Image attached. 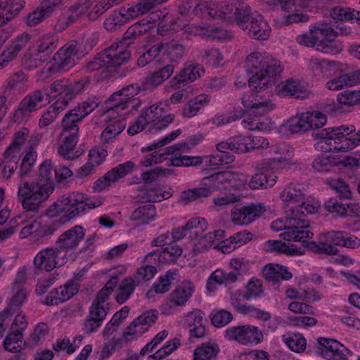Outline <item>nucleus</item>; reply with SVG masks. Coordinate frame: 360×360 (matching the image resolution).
Instances as JSON below:
<instances>
[{
    "label": "nucleus",
    "instance_id": "f257e3e1",
    "mask_svg": "<svg viewBox=\"0 0 360 360\" xmlns=\"http://www.w3.org/2000/svg\"><path fill=\"white\" fill-rule=\"evenodd\" d=\"M98 105L99 103L98 101L88 99L78 103L73 109L70 110L65 113L62 120L61 126L64 133L70 132V134L65 137L63 143L58 148L59 154L64 158L73 160L79 156L74 151L78 141V123L81 122L84 117L92 112Z\"/></svg>",
    "mask_w": 360,
    "mask_h": 360
},
{
    "label": "nucleus",
    "instance_id": "f03ea898",
    "mask_svg": "<svg viewBox=\"0 0 360 360\" xmlns=\"http://www.w3.org/2000/svg\"><path fill=\"white\" fill-rule=\"evenodd\" d=\"M245 68L253 75L248 79L249 86L258 93L274 84V76L282 72L281 63L258 52L250 53L245 60Z\"/></svg>",
    "mask_w": 360,
    "mask_h": 360
},
{
    "label": "nucleus",
    "instance_id": "7ed1b4c3",
    "mask_svg": "<svg viewBox=\"0 0 360 360\" xmlns=\"http://www.w3.org/2000/svg\"><path fill=\"white\" fill-rule=\"evenodd\" d=\"M174 72V66L167 65L147 77L141 84H134L128 85L112 94L108 98L107 103L110 105L107 112L124 110L129 107L133 98L141 91L151 90L161 84L165 80L169 79Z\"/></svg>",
    "mask_w": 360,
    "mask_h": 360
},
{
    "label": "nucleus",
    "instance_id": "20e7f679",
    "mask_svg": "<svg viewBox=\"0 0 360 360\" xmlns=\"http://www.w3.org/2000/svg\"><path fill=\"white\" fill-rule=\"evenodd\" d=\"M40 182H24V217L27 212L35 211L41 202L46 200L53 191L57 172L51 160L44 161L39 167Z\"/></svg>",
    "mask_w": 360,
    "mask_h": 360
},
{
    "label": "nucleus",
    "instance_id": "39448f33",
    "mask_svg": "<svg viewBox=\"0 0 360 360\" xmlns=\"http://www.w3.org/2000/svg\"><path fill=\"white\" fill-rule=\"evenodd\" d=\"M312 136L324 142L326 146L321 148L326 152H347L360 144V129L356 131L354 125L323 129Z\"/></svg>",
    "mask_w": 360,
    "mask_h": 360
},
{
    "label": "nucleus",
    "instance_id": "423d86ee",
    "mask_svg": "<svg viewBox=\"0 0 360 360\" xmlns=\"http://www.w3.org/2000/svg\"><path fill=\"white\" fill-rule=\"evenodd\" d=\"M131 56V51L117 44H112L98 53L84 65L87 72H94L103 68L110 73L116 72L118 68L127 63Z\"/></svg>",
    "mask_w": 360,
    "mask_h": 360
},
{
    "label": "nucleus",
    "instance_id": "0eeeda50",
    "mask_svg": "<svg viewBox=\"0 0 360 360\" xmlns=\"http://www.w3.org/2000/svg\"><path fill=\"white\" fill-rule=\"evenodd\" d=\"M348 233L344 231H329L325 233L321 241H311L309 243V250L327 255H338L339 250L335 246L338 245L347 248L354 249L360 246V240L354 236H348Z\"/></svg>",
    "mask_w": 360,
    "mask_h": 360
},
{
    "label": "nucleus",
    "instance_id": "6e6552de",
    "mask_svg": "<svg viewBox=\"0 0 360 360\" xmlns=\"http://www.w3.org/2000/svg\"><path fill=\"white\" fill-rule=\"evenodd\" d=\"M82 200V198L76 199L75 193L68 195H62L57 201L48 207L46 214L50 218H53L64 213L58 220L59 224H63L65 222L84 212V208L81 207H75V205L78 202H81Z\"/></svg>",
    "mask_w": 360,
    "mask_h": 360
},
{
    "label": "nucleus",
    "instance_id": "1a4fd4ad",
    "mask_svg": "<svg viewBox=\"0 0 360 360\" xmlns=\"http://www.w3.org/2000/svg\"><path fill=\"white\" fill-rule=\"evenodd\" d=\"M77 42L76 41H70L64 46L60 48L54 55L53 63L50 67L43 68L40 72L41 80H45L50 77L53 72H59L66 66H72L75 65L77 60L79 59Z\"/></svg>",
    "mask_w": 360,
    "mask_h": 360
},
{
    "label": "nucleus",
    "instance_id": "9d476101",
    "mask_svg": "<svg viewBox=\"0 0 360 360\" xmlns=\"http://www.w3.org/2000/svg\"><path fill=\"white\" fill-rule=\"evenodd\" d=\"M225 337L229 340H236L241 345H257L263 340V333L257 326L242 325L231 327L225 332Z\"/></svg>",
    "mask_w": 360,
    "mask_h": 360
},
{
    "label": "nucleus",
    "instance_id": "9b49d317",
    "mask_svg": "<svg viewBox=\"0 0 360 360\" xmlns=\"http://www.w3.org/2000/svg\"><path fill=\"white\" fill-rule=\"evenodd\" d=\"M195 286L190 281H184L170 293L169 300L161 307L162 314H173L176 307L184 306L192 296Z\"/></svg>",
    "mask_w": 360,
    "mask_h": 360
},
{
    "label": "nucleus",
    "instance_id": "f8f14e48",
    "mask_svg": "<svg viewBox=\"0 0 360 360\" xmlns=\"http://www.w3.org/2000/svg\"><path fill=\"white\" fill-rule=\"evenodd\" d=\"M67 259V254L58 250V247L41 250L34 257V264L39 270L51 271L63 266Z\"/></svg>",
    "mask_w": 360,
    "mask_h": 360
},
{
    "label": "nucleus",
    "instance_id": "ddd939ff",
    "mask_svg": "<svg viewBox=\"0 0 360 360\" xmlns=\"http://www.w3.org/2000/svg\"><path fill=\"white\" fill-rule=\"evenodd\" d=\"M57 47L56 41L53 39L49 37H43L40 45L37 47L30 49L25 55H24V60L25 68L27 70H31L37 68L41 62L45 61L46 58H42L44 56L50 55Z\"/></svg>",
    "mask_w": 360,
    "mask_h": 360
},
{
    "label": "nucleus",
    "instance_id": "4468645a",
    "mask_svg": "<svg viewBox=\"0 0 360 360\" xmlns=\"http://www.w3.org/2000/svg\"><path fill=\"white\" fill-rule=\"evenodd\" d=\"M266 211L262 203H250L243 206H236L231 211L232 221L236 225L249 224L259 218Z\"/></svg>",
    "mask_w": 360,
    "mask_h": 360
},
{
    "label": "nucleus",
    "instance_id": "2eb2a0df",
    "mask_svg": "<svg viewBox=\"0 0 360 360\" xmlns=\"http://www.w3.org/2000/svg\"><path fill=\"white\" fill-rule=\"evenodd\" d=\"M135 167L134 162L127 161L113 167L103 176L97 179L93 186L94 191L101 192L111 184L117 181L119 179L130 174Z\"/></svg>",
    "mask_w": 360,
    "mask_h": 360
},
{
    "label": "nucleus",
    "instance_id": "dca6fc26",
    "mask_svg": "<svg viewBox=\"0 0 360 360\" xmlns=\"http://www.w3.org/2000/svg\"><path fill=\"white\" fill-rule=\"evenodd\" d=\"M275 159L264 160L259 164L262 172L253 175L249 182L251 189H265L272 187L276 181L277 176L269 172L271 163H274Z\"/></svg>",
    "mask_w": 360,
    "mask_h": 360
},
{
    "label": "nucleus",
    "instance_id": "f3484780",
    "mask_svg": "<svg viewBox=\"0 0 360 360\" xmlns=\"http://www.w3.org/2000/svg\"><path fill=\"white\" fill-rule=\"evenodd\" d=\"M21 270L18 272L17 277L13 283V288H16V295L11 299L8 307L0 312V331L4 333L6 327L5 321L13 314L20 311L22 304V288L20 287L22 283V275Z\"/></svg>",
    "mask_w": 360,
    "mask_h": 360
},
{
    "label": "nucleus",
    "instance_id": "a211bd4d",
    "mask_svg": "<svg viewBox=\"0 0 360 360\" xmlns=\"http://www.w3.org/2000/svg\"><path fill=\"white\" fill-rule=\"evenodd\" d=\"M318 342L321 347L318 352L326 360H347L346 354L349 351L339 342L326 338H319Z\"/></svg>",
    "mask_w": 360,
    "mask_h": 360
},
{
    "label": "nucleus",
    "instance_id": "6ab92c4d",
    "mask_svg": "<svg viewBox=\"0 0 360 360\" xmlns=\"http://www.w3.org/2000/svg\"><path fill=\"white\" fill-rule=\"evenodd\" d=\"M57 224L44 225L34 220L24 226V238L30 243H41L57 230Z\"/></svg>",
    "mask_w": 360,
    "mask_h": 360
},
{
    "label": "nucleus",
    "instance_id": "aec40b11",
    "mask_svg": "<svg viewBox=\"0 0 360 360\" xmlns=\"http://www.w3.org/2000/svg\"><path fill=\"white\" fill-rule=\"evenodd\" d=\"M84 229L77 225L63 233L56 240V246L63 253L75 249L84 238Z\"/></svg>",
    "mask_w": 360,
    "mask_h": 360
},
{
    "label": "nucleus",
    "instance_id": "412c9836",
    "mask_svg": "<svg viewBox=\"0 0 360 360\" xmlns=\"http://www.w3.org/2000/svg\"><path fill=\"white\" fill-rule=\"evenodd\" d=\"M22 316L18 314L15 318L10 330L4 340V347L6 351L13 353L20 354L22 347L20 343L22 340Z\"/></svg>",
    "mask_w": 360,
    "mask_h": 360
},
{
    "label": "nucleus",
    "instance_id": "4be33fe9",
    "mask_svg": "<svg viewBox=\"0 0 360 360\" xmlns=\"http://www.w3.org/2000/svg\"><path fill=\"white\" fill-rule=\"evenodd\" d=\"M204 72V68L200 64H186L184 68L171 79V85L176 88H180L181 86H184L188 83L200 77Z\"/></svg>",
    "mask_w": 360,
    "mask_h": 360
},
{
    "label": "nucleus",
    "instance_id": "5701e85b",
    "mask_svg": "<svg viewBox=\"0 0 360 360\" xmlns=\"http://www.w3.org/2000/svg\"><path fill=\"white\" fill-rule=\"evenodd\" d=\"M207 229V222L205 219L194 217L189 219L184 226L173 229L169 234L172 240L174 242L184 238L188 231L193 229L195 238H198L200 236V231H205Z\"/></svg>",
    "mask_w": 360,
    "mask_h": 360
},
{
    "label": "nucleus",
    "instance_id": "b1692460",
    "mask_svg": "<svg viewBox=\"0 0 360 360\" xmlns=\"http://www.w3.org/2000/svg\"><path fill=\"white\" fill-rule=\"evenodd\" d=\"M90 84V79L86 77H82L78 81L70 83L67 81L65 90L63 96L59 97L56 102H60L61 108L64 109L69 103L72 101L77 94L82 93Z\"/></svg>",
    "mask_w": 360,
    "mask_h": 360
},
{
    "label": "nucleus",
    "instance_id": "393cba45",
    "mask_svg": "<svg viewBox=\"0 0 360 360\" xmlns=\"http://www.w3.org/2000/svg\"><path fill=\"white\" fill-rule=\"evenodd\" d=\"M204 313L200 309H194L188 313L186 322L192 337L202 338L205 335V319Z\"/></svg>",
    "mask_w": 360,
    "mask_h": 360
},
{
    "label": "nucleus",
    "instance_id": "a878e982",
    "mask_svg": "<svg viewBox=\"0 0 360 360\" xmlns=\"http://www.w3.org/2000/svg\"><path fill=\"white\" fill-rule=\"evenodd\" d=\"M252 95H244L242 98V104L244 108L255 115H263L272 110L275 105L270 100L259 101L252 99Z\"/></svg>",
    "mask_w": 360,
    "mask_h": 360
},
{
    "label": "nucleus",
    "instance_id": "bb28decb",
    "mask_svg": "<svg viewBox=\"0 0 360 360\" xmlns=\"http://www.w3.org/2000/svg\"><path fill=\"white\" fill-rule=\"evenodd\" d=\"M163 56L168 58L172 63H178L186 53V46L178 40L163 41Z\"/></svg>",
    "mask_w": 360,
    "mask_h": 360
},
{
    "label": "nucleus",
    "instance_id": "cd10ccee",
    "mask_svg": "<svg viewBox=\"0 0 360 360\" xmlns=\"http://www.w3.org/2000/svg\"><path fill=\"white\" fill-rule=\"evenodd\" d=\"M270 33L271 28L262 16L252 18L248 32L251 38L266 40L269 37Z\"/></svg>",
    "mask_w": 360,
    "mask_h": 360
},
{
    "label": "nucleus",
    "instance_id": "c85d7f7f",
    "mask_svg": "<svg viewBox=\"0 0 360 360\" xmlns=\"http://www.w3.org/2000/svg\"><path fill=\"white\" fill-rule=\"evenodd\" d=\"M360 82V72L354 71L343 74L327 82L326 86L330 90H339L345 86H352Z\"/></svg>",
    "mask_w": 360,
    "mask_h": 360
},
{
    "label": "nucleus",
    "instance_id": "c756f323",
    "mask_svg": "<svg viewBox=\"0 0 360 360\" xmlns=\"http://www.w3.org/2000/svg\"><path fill=\"white\" fill-rule=\"evenodd\" d=\"M126 127V121L123 118L115 117L108 119L106 127L103 131L101 139L104 143H108L110 140L120 134Z\"/></svg>",
    "mask_w": 360,
    "mask_h": 360
},
{
    "label": "nucleus",
    "instance_id": "7c9ffc66",
    "mask_svg": "<svg viewBox=\"0 0 360 360\" xmlns=\"http://www.w3.org/2000/svg\"><path fill=\"white\" fill-rule=\"evenodd\" d=\"M42 138V134L37 131H34L27 141V149L24 155V168L27 167V171L32 169V165L37 160V153L36 148L39 146Z\"/></svg>",
    "mask_w": 360,
    "mask_h": 360
},
{
    "label": "nucleus",
    "instance_id": "2f4dec72",
    "mask_svg": "<svg viewBox=\"0 0 360 360\" xmlns=\"http://www.w3.org/2000/svg\"><path fill=\"white\" fill-rule=\"evenodd\" d=\"M44 96L40 90H36L24 98V120L32 117V112L42 107Z\"/></svg>",
    "mask_w": 360,
    "mask_h": 360
},
{
    "label": "nucleus",
    "instance_id": "473e14b6",
    "mask_svg": "<svg viewBox=\"0 0 360 360\" xmlns=\"http://www.w3.org/2000/svg\"><path fill=\"white\" fill-rule=\"evenodd\" d=\"M174 272L167 271L165 275L161 276L158 280L153 283L151 288L146 292V296L150 299L153 297V292L164 294L168 292L171 288L172 281L174 280Z\"/></svg>",
    "mask_w": 360,
    "mask_h": 360
},
{
    "label": "nucleus",
    "instance_id": "72a5a7b5",
    "mask_svg": "<svg viewBox=\"0 0 360 360\" xmlns=\"http://www.w3.org/2000/svg\"><path fill=\"white\" fill-rule=\"evenodd\" d=\"M22 132L18 131L13 141L4 153V159L7 161H16L18 163V160L22 155Z\"/></svg>",
    "mask_w": 360,
    "mask_h": 360
},
{
    "label": "nucleus",
    "instance_id": "f704fd0d",
    "mask_svg": "<svg viewBox=\"0 0 360 360\" xmlns=\"http://www.w3.org/2000/svg\"><path fill=\"white\" fill-rule=\"evenodd\" d=\"M106 316V313H103V311H96L90 307L89 314L84 322V330L86 333L91 334L96 331L101 326Z\"/></svg>",
    "mask_w": 360,
    "mask_h": 360
},
{
    "label": "nucleus",
    "instance_id": "c9c22d12",
    "mask_svg": "<svg viewBox=\"0 0 360 360\" xmlns=\"http://www.w3.org/2000/svg\"><path fill=\"white\" fill-rule=\"evenodd\" d=\"M216 148L218 153L215 155H212L210 162L213 165H222L231 163L235 160V156L232 153L229 152L226 141H221L216 145Z\"/></svg>",
    "mask_w": 360,
    "mask_h": 360
},
{
    "label": "nucleus",
    "instance_id": "e433bc0d",
    "mask_svg": "<svg viewBox=\"0 0 360 360\" xmlns=\"http://www.w3.org/2000/svg\"><path fill=\"white\" fill-rule=\"evenodd\" d=\"M58 5H54L53 2L48 0H43V4L37 10L33 11L27 15L26 23L28 26H34L42 21L45 16L51 13L53 8Z\"/></svg>",
    "mask_w": 360,
    "mask_h": 360
},
{
    "label": "nucleus",
    "instance_id": "4c0bfd02",
    "mask_svg": "<svg viewBox=\"0 0 360 360\" xmlns=\"http://www.w3.org/2000/svg\"><path fill=\"white\" fill-rule=\"evenodd\" d=\"M156 216V210L154 205L147 204L136 209L131 214V219L138 221L141 224H146L153 221Z\"/></svg>",
    "mask_w": 360,
    "mask_h": 360
},
{
    "label": "nucleus",
    "instance_id": "58836bf2",
    "mask_svg": "<svg viewBox=\"0 0 360 360\" xmlns=\"http://www.w3.org/2000/svg\"><path fill=\"white\" fill-rule=\"evenodd\" d=\"M136 285L138 284L132 277L124 278L119 286V292L115 297L116 302L120 304L124 303L133 293Z\"/></svg>",
    "mask_w": 360,
    "mask_h": 360
},
{
    "label": "nucleus",
    "instance_id": "ea45409f",
    "mask_svg": "<svg viewBox=\"0 0 360 360\" xmlns=\"http://www.w3.org/2000/svg\"><path fill=\"white\" fill-rule=\"evenodd\" d=\"M304 187L300 184H290L281 193L283 201L297 202L304 199Z\"/></svg>",
    "mask_w": 360,
    "mask_h": 360
},
{
    "label": "nucleus",
    "instance_id": "a19ab883",
    "mask_svg": "<svg viewBox=\"0 0 360 360\" xmlns=\"http://www.w3.org/2000/svg\"><path fill=\"white\" fill-rule=\"evenodd\" d=\"M219 351L216 344L203 343L194 350L193 360H211L217 356Z\"/></svg>",
    "mask_w": 360,
    "mask_h": 360
},
{
    "label": "nucleus",
    "instance_id": "79ce46f5",
    "mask_svg": "<svg viewBox=\"0 0 360 360\" xmlns=\"http://www.w3.org/2000/svg\"><path fill=\"white\" fill-rule=\"evenodd\" d=\"M212 193L210 187H200L193 189H188L181 193V200L184 204H188L192 201L200 200L208 197Z\"/></svg>",
    "mask_w": 360,
    "mask_h": 360
},
{
    "label": "nucleus",
    "instance_id": "37998d69",
    "mask_svg": "<svg viewBox=\"0 0 360 360\" xmlns=\"http://www.w3.org/2000/svg\"><path fill=\"white\" fill-rule=\"evenodd\" d=\"M316 43V49L325 53L337 54L342 51V44L331 37L319 38Z\"/></svg>",
    "mask_w": 360,
    "mask_h": 360
},
{
    "label": "nucleus",
    "instance_id": "c03bdc74",
    "mask_svg": "<svg viewBox=\"0 0 360 360\" xmlns=\"http://www.w3.org/2000/svg\"><path fill=\"white\" fill-rule=\"evenodd\" d=\"M207 102L208 96L205 94H201L194 99L189 101L183 109V116L186 117L195 116L204 104Z\"/></svg>",
    "mask_w": 360,
    "mask_h": 360
},
{
    "label": "nucleus",
    "instance_id": "a18cd8bd",
    "mask_svg": "<svg viewBox=\"0 0 360 360\" xmlns=\"http://www.w3.org/2000/svg\"><path fill=\"white\" fill-rule=\"evenodd\" d=\"M22 8L20 4H13L11 0H0V16H4L6 20H11Z\"/></svg>",
    "mask_w": 360,
    "mask_h": 360
},
{
    "label": "nucleus",
    "instance_id": "49530a36",
    "mask_svg": "<svg viewBox=\"0 0 360 360\" xmlns=\"http://www.w3.org/2000/svg\"><path fill=\"white\" fill-rule=\"evenodd\" d=\"M288 130L292 134L304 133L310 130L304 112L291 117L288 121Z\"/></svg>",
    "mask_w": 360,
    "mask_h": 360
},
{
    "label": "nucleus",
    "instance_id": "de8ad7c7",
    "mask_svg": "<svg viewBox=\"0 0 360 360\" xmlns=\"http://www.w3.org/2000/svg\"><path fill=\"white\" fill-rule=\"evenodd\" d=\"M278 91L284 96H293L296 98L301 97L299 82L294 79L281 82L278 86Z\"/></svg>",
    "mask_w": 360,
    "mask_h": 360
},
{
    "label": "nucleus",
    "instance_id": "09e8293b",
    "mask_svg": "<svg viewBox=\"0 0 360 360\" xmlns=\"http://www.w3.org/2000/svg\"><path fill=\"white\" fill-rule=\"evenodd\" d=\"M245 288L244 296L246 300L260 297L264 290L262 281L256 278H252L246 284Z\"/></svg>",
    "mask_w": 360,
    "mask_h": 360
},
{
    "label": "nucleus",
    "instance_id": "8fccbe9b",
    "mask_svg": "<svg viewBox=\"0 0 360 360\" xmlns=\"http://www.w3.org/2000/svg\"><path fill=\"white\" fill-rule=\"evenodd\" d=\"M304 115H306V120L308 122L310 130L321 128L327 122L326 115L320 111H307L304 112Z\"/></svg>",
    "mask_w": 360,
    "mask_h": 360
},
{
    "label": "nucleus",
    "instance_id": "3c124183",
    "mask_svg": "<svg viewBox=\"0 0 360 360\" xmlns=\"http://www.w3.org/2000/svg\"><path fill=\"white\" fill-rule=\"evenodd\" d=\"M63 110L60 102L53 103L41 116L39 121V127L43 128L49 126L56 118L57 115Z\"/></svg>",
    "mask_w": 360,
    "mask_h": 360
},
{
    "label": "nucleus",
    "instance_id": "603ef678",
    "mask_svg": "<svg viewBox=\"0 0 360 360\" xmlns=\"http://www.w3.org/2000/svg\"><path fill=\"white\" fill-rule=\"evenodd\" d=\"M251 18V8L245 6L240 8H236L233 16V22H235L237 25L243 30H247L246 23Z\"/></svg>",
    "mask_w": 360,
    "mask_h": 360
},
{
    "label": "nucleus",
    "instance_id": "864d4df0",
    "mask_svg": "<svg viewBox=\"0 0 360 360\" xmlns=\"http://www.w3.org/2000/svg\"><path fill=\"white\" fill-rule=\"evenodd\" d=\"M310 32L316 34L317 36L320 34L324 37H334V34H336L334 25L331 20H322L316 22L311 27Z\"/></svg>",
    "mask_w": 360,
    "mask_h": 360
},
{
    "label": "nucleus",
    "instance_id": "5fc2aeb1",
    "mask_svg": "<svg viewBox=\"0 0 360 360\" xmlns=\"http://www.w3.org/2000/svg\"><path fill=\"white\" fill-rule=\"evenodd\" d=\"M49 331V328L46 323H40L37 324L30 335L29 342L24 341V347H27L30 343H32L34 346L38 345L48 335Z\"/></svg>",
    "mask_w": 360,
    "mask_h": 360
},
{
    "label": "nucleus",
    "instance_id": "6e6d98bb",
    "mask_svg": "<svg viewBox=\"0 0 360 360\" xmlns=\"http://www.w3.org/2000/svg\"><path fill=\"white\" fill-rule=\"evenodd\" d=\"M210 317L212 324L218 328L227 325L233 319L232 314L224 309L213 311Z\"/></svg>",
    "mask_w": 360,
    "mask_h": 360
},
{
    "label": "nucleus",
    "instance_id": "4d7b16f0",
    "mask_svg": "<svg viewBox=\"0 0 360 360\" xmlns=\"http://www.w3.org/2000/svg\"><path fill=\"white\" fill-rule=\"evenodd\" d=\"M353 12H354V8L335 6L331 9L330 16L335 22L338 21H340L342 22H347L353 20V16H354Z\"/></svg>",
    "mask_w": 360,
    "mask_h": 360
},
{
    "label": "nucleus",
    "instance_id": "13d9d810",
    "mask_svg": "<svg viewBox=\"0 0 360 360\" xmlns=\"http://www.w3.org/2000/svg\"><path fill=\"white\" fill-rule=\"evenodd\" d=\"M127 18L124 16L121 11L119 13L110 15L104 22L105 28L110 32H115L124 25L127 22Z\"/></svg>",
    "mask_w": 360,
    "mask_h": 360
},
{
    "label": "nucleus",
    "instance_id": "bf43d9fd",
    "mask_svg": "<svg viewBox=\"0 0 360 360\" xmlns=\"http://www.w3.org/2000/svg\"><path fill=\"white\" fill-rule=\"evenodd\" d=\"M180 345V339L178 338H174L172 340L168 341L167 344L161 349H158L153 354L150 355V357L155 360H161L165 356L172 354Z\"/></svg>",
    "mask_w": 360,
    "mask_h": 360
},
{
    "label": "nucleus",
    "instance_id": "052dcab7",
    "mask_svg": "<svg viewBox=\"0 0 360 360\" xmlns=\"http://www.w3.org/2000/svg\"><path fill=\"white\" fill-rule=\"evenodd\" d=\"M145 199L148 202H160L172 195L170 191H162L158 187H148L145 191Z\"/></svg>",
    "mask_w": 360,
    "mask_h": 360
},
{
    "label": "nucleus",
    "instance_id": "680f3d73",
    "mask_svg": "<svg viewBox=\"0 0 360 360\" xmlns=\"http://www.w3.org/2000/svg\"><path fill=\"white\" fill-rule=\"evenodd\" d=\"M339 104L354 105L360 104V91H345L338 96Z\"/></svg>",
    "mask_w": 360,
    "mask_h": 360
},
{
    "label": "nucleus",
    "instance_id": "e2e57ef3",
    "mask_svg": "<svg viewBox=\"0 0 360 360\" xmlns=\"http://www.w3.org/2000/svg\"><path fill=\"white\" fill-rule=\"evenodd\" d=\"M335 164L333 158L321 154L313 161L312 166L319 172H328L333 167Z\"/></svg>",
    "mask_w": 360,
    "mask_h": 360
},
{
    "label": "nucleus",
    "instance_id": "0e129e2a",
    "mask_svg": "<svg viewBox=\"0 0 360 360\" xmlns=\"http://www.w3.org/2000/svg\"><path fill=\"white\" fill-rule=\"evenodd\" d=\"M156 273L157 269L155 266L152 265H146L137 270L133 278L135 279L136 283L139 285L143 281H147L153 278Z\"/></svg>",
    "mask_w": 360,
    "mask_h": 360
},
{
    "label": "nucleus",
    "instance_id": "69168bd1",
    "mask_svg": "<svg viewBox=\"0 0 360 360\" xmlns=\"http://www.w3.org/2000/svg\"><path fill=\"white\" fill-rule=\"evenodd\" d=\"M171 174V170L157 167L147 172H143L141 179L145 184H151L156 181L160 176H167Z\"/></svg>",
    "mask_w": 360,
    "mask_h": 360
},
{
    "label": "nucleus",
    "instance_id": "338daca9",
    "mask_svg": "<svg viewBox=\"0 0 360 360\" xmlns=\"http://www.w3.org/2000/svg\"><path fill=\"white\" fill-rule=\"evenodd\" d=\"M60 299L63 302L72 298L76 295L79 290V284L77 283L74 280L67 282L63 286H60Z\"/></svg>",
    "mask_w": 360,
    "mask_h": 360
},
{
    "label": "nucleus",
    "instance_id": "774afa93",
    "mask_svg": "<svg viewBox=\"0 0 360 360\" xmlns=\"http://www.w3.org/2000/svg\"><path fill=\"white\" fill-rule=\"evenodd\" d=\"M330 187L338 193L340 199H351L352 192L349 186L342 179L332 180Z\"/></svg>",
    "mask_w": 360,
    "mask_h": 360
}]
</instances>
